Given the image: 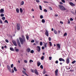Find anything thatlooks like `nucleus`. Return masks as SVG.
I'll return each mask as SVG.
<instances>
[{
    "instance_id": "338daca9",
    "label": "nucleus",
    "mask_w": 76,
    "mask_h": 76,
    "mask_svg": "<svg viewBox=\"0 0 76 76\" xmlns=\"http://www.w3.org/2000/svg\"><path fill=\"white\" fill-rule=\"evenodd\" d=\"M59 3H60V4H63V3H62V2H60Z\"/></svg>"
},
{
    "instance_id": "4468645a",
    "label": "nucleus",
    "mask_w": 76,
    "mask_h": 76,
    "mask_svg": "<svg viewBox=\"0 0 76 76\" xmlns=\"http://www.w3.org/2000/svg\"><path fill=\"white\" fill-rule=\"evenodd\" d=\"M34 72L36 75H38V71H37V69H35Z\"/></svg>"
},
{
    "instance_id": "72a5a7b5",
    "label": "nucleus",
    "mask_w": 76,
    "mask_h": 76,
    "mask_svg": "<svg viewBox=\"0 0 76 76\" xmlns=\"http://www.w3.org/2000/svg\"><path fill=\"white\" fill-rule=\"evenodd\" d=\"M30 53H34V50H32L31 51Z\"/></svg>"
},
{
    "instance_id": "9d476101",
    "label": "nucleus",
    "mask_w": 76,
    "mask_h": 76,
    "mask_svg": "<svg viewBox=\"0 0 76 76\" xmlns=\"http://www.w3.org/2000/svg\"><path fill=\"white\" fill-rule=\"evenodd\" d=\"M69 4L71 6H75V4L72 2H69Z\"/></svg>"
},
{
    "instance_id": "864d4df0",
    "label": "nucleus",
    "mask_w": 76,
    "mask_h": 76,
    "mask_svg": "<svg viewBox=\"0 0 76 76\" xmlns=\"http://www.w3.org/2000/svg\"><path fill=\"white\" fill-rule=\"evenodd\" d=\"M5 41L6 42H9V40L7 39L5 40Z\"/></svg>"
},
{
    "instance_id": "9b49d317",
    "label": "nucleus",
    "mask_w": 76,
    "mask_h": 76,
    "mask_svg": "<svg viewBox=\"0 0 76 76\" xmlns=\"http://www.w3.org/2000/svg\"><path fill=\"white\" fill-rule=\"evenodd\" d=\"M12 42L13 44H14V45H15V46H17V44H16V41L15 40H13Z\"/></svg>"
},
{
    "instance_id": "aec40b11",
    "label": "nucleus",
    "mask_w": 76,
    "mask_h": 76,
    "mask_svg": "<svg viewBox=\"0 0 76 76\" xmlns=\"http://www.w3.org/2000/svg\"><path fill=\"white\" fill-rule=\"evenodd\" d=\"M20 10L21 13H22V12H23V10H22V8H20Z\"/></svg>"
},
{
    "instance_id": "5fc2aeb1",
    "label": "nucleus",
    "mask_w": 76,
    "mask_h": 76,
    "mask_svg": "<svg viewBox=\"0 0 76 76\" xmlns=\"http://www.w3.org/2000/svg\"><path fill=\"white\" fill-rule=\"evenodd\" d=\"M58 15H57V14H55V15H54V16L55 17H58Z\"/></svg>"
},
{
    "instance_id": "c756f323",
    "label": "nucleus",
    "mask_w": 76,
    "mask_h": 76,
    "mask_svg": "<svg viewBox=\"0 0 76 76\" xmlns=\"http://www.w3.org/2000/svg\"><path fill=\"white\" fill-rule=\"evenodd\" d=\"M0 16L1 17H3L4 16V15L3 14H1Z\"/></svg>"
},
{
    "instance_id": "ea45409f",
    "label": "nucleus",
    "mask_w": 76,
    "mask_h": 76,
    "mask_svg": "<svg viewBox=\"0 0 76 76\" xmlns=\"http://www.w3.org/2000/svg\"><path fill=\"white\" fill-rule=\"evenodd\" d=\"M48 39L49 41H51V37H49L48 38Z\"/></svg>"
},
{
    "instance_id": "58836bf2",
    "label": "nucleus",
    "mask_w": 76,
    "mask_h": 76,
    "mask_svg": "<svg viewBox=\"0 0 76 76\" xmlns=\"http://www.w3.org/2000/svg\"><path fill=\"white\" fill-rule=\"evenodd\" d=\"M4 23H8V21L7 20H6L4 21Z\"/></svg>"
},
{
    "instance_id": "09e8293b",
    "label": "nucleus",
    "mask_w": 76,
    "mask_h": 76,
    "mask_svg": "<svg viewBox=\"0 0 76 76\" xmlns=\"http://www.w3.org/2000/svg\"><path fill=\"white\" fill-rule=\"evenodd\" d=\"M31 72H32V73H34V70L31 69Z\"/></svg>"
},
{
    "instance_id": "6ab92c4d",
    "label": "nucleus",
    "mask_w": 76,
    "mask_h": 76,
    "mask_svg": "<svg viewBox=\"0 0 76 76\" xmlns=\"http://www.w3.org/2000/svg\"><path fill=\"white\" fill-rule=\"evenodd\" d=\"M45 20L44 19H43L42 20V23H45Z\"/></svg>"
},
{
    "instance_id": "a18cd8bd",
    "label": "nucleus",
    "mask_w": 76,
    "mask_h": 76,
    "mask_svg": "<svg viewBox=\"0 0 76 76\" xmlns=\"http://www.w3.org/2000/svg\"><path fill=\"white\" fill-rule=\"evenodd\" d=\"M70 20L71 21H73V18H71L70 19Z\"/></svg>"
},
{
    "instance_id": "49530a36",
    "label": "nucleus",
    "mask_w": 76,
    "mask_h": 76,
    "mask_svg": "<svg viewBox=\"0 0 76 76\" xmlns=\"http://www.w3.org/2000/svg\"><path fill=\"white\" fill-rule=\"evenodd\" d=\"M40 19H42V18H43V16H42V15H41L40 16Z\"/></svg>"
},
{
    "instance_id": "7c9ffc66",
    "label": "nucleus",
    "mask_w": 76,
    "mask_h": 76,
    "mask_svg": "<svg viewBox=\"0 0 76 76\" xmlns=\"http://www.w3.org/2000/svg\"><path fill=\"white\" fill-rule=\"evenodd\" d=\"M34 62V61H32V60H30L29 61V63H33Z\"/></svg>"
},
{
    "instance_id": "4d7b16f0",
    "label": "nucleus",
    "mask_w": 76,
    "mask_h": 76,
    "mask_svg": "<svg viewBox=\"0 0 76 76\" xmlns=\"http://www.w3.org/2000/svg\"><path fill=\"white\" fill-rule=\"evenodd\" d=\"M49 9H50V10H53V9H52V8H51V7H49Z\"/></svg>"
},
{
    "instance_id": "f03ea898",
    "label": "nucleus",
    "mask_w": 76,
    "mask_h": 76,
    "mask_svg": "<svg viewBox=\"0 0 76 76\" xmlns=\"http://www.w3.org/2000/svg\"><path fill=\"white\" fill-rule=\"evenodd\" d=\"M58 7L59 9H60V10H62L63 11V10H67L65 8V7H64L62 5H59Z\"/></svg>"
},
{
    "instance_id": "20e7f679",
    "label": "nucleus",
    "mask_w": 76,
    "mask_h": 76,
    "mask_svg": "<svg viewBox=\"0 0 76 76\" xmlns=\"http://www.w3.org/2000/svg\"><path fill=\"white\" fill-rule=\"evenodd\" d=\"M7 69L9 70V72H10V73H12V69H11L9 65H7Z\"/></svg>"
},
{
    "instance_id": "dca6fc26",
    "label": "nucleus",
    "mask_w": 76,
    "mask_h": 76,
    "mask_svg": "<svg viewBox=\"0 0 76 76\" xmlns=\"http://www.w3.org/2000/svg\"><path fill=\"white\" fill-rule=\"evenodd\" d=\"M10 49L11 51H14V50H15L13 48H10Z\"/></svg>"
},
{
    "instance_id": "6e6d98bb",
    "label": "nucleus",
    "mask_w": 76,
    "mask_h": 76,
    "mask_svg": "<svg viewBox=\"0 0 76 76\" xmlns=\"http://www.w3.org/2000/svg\"><path fill=\"white\" fill-rule=\"evenodd\" d=\"M71 12L72 13V14H74H74H75V12H74L72 11H71Z\"/></svg>"
},
{
    "instance_id": "de8ad7c7",
    "label": "nucleus",
    "mask_w": 76,
    "mask_h": 76,
    "mask_svg": "<svg viewBox=\"0 0 76 76\" xmlns=\"http://www.w3.org/2000/svg\"><path fill=\"white\" fill-rule=\"evenodd\" d=\"M41 65V63L40 62H38V66H39Z\"/></svg>"
},
{
    "instance_id": "69168bd1",
    "label": "nucleus",
    "mask_w": 76,
    "mask_h": 76,
    "mask_svg": "<svg viewBox=\"0 0 76 76\" xmlns=\"http://www.w3.org/2000/svg\"><path fill=\"white\" fill-rule=\"evenodd\" d=\"M60 23H61L62 24H63V22L61 21H60Z\"/></svg>"
},
{
    "instance_id": "e2e57ef3",
    "label": "nucleus",
    "mask_w": 76,
    "mask_h": 76,
    "mask_svg": "<svg viewBox=\"0 0 76 76\" xmlns=\"http://www.w3.org/2000/svg\"><path fill=\"white\" fill-rule=\"evenodd\" d=\"M42 50H44V47H43V46H42Z\"/></svg>"
},
{
    "instance_id": "2eb2a0df",
    "label": "nucleus",
    "mask_w": 76,
    "mask_h": 76,
    "mask_svg": "<svg viewBox=\"0 0 76 76\" xmlns=\"http://www.w3.org/2000/svg\"><path fill=\"white\" fill-rule=\"evenodd\" d=\"M22 72H23V74H24V75H25L26 76H27L28 75V74H26V72H25V71H24V70H23L22 71Z\"/></svg>"
},
{
    "instance_id": "f8f14e48",
    "label": "nucleus",
    "mask_w": 76,
    "mask_h": 76,
    "mask_svg": "<svg viewBox=\"0 0 76 76\" xmlns=\"http://www.w3.org/2000/svg\"><path fill=\"white\" fill-rule=\"evenodd\" d=\"M4 10L3 9H1L0 10V13H3Z\"/></svg>"
},
{
    "instance_id": "a19ab883",
    "label": "nucleus",
    "mask_w": 76,
    "mask_h": 76,
    "mask_svg": "<svg viewBox=\"0 0 76 76\" xmlns=\"http://www.w3.org/2000/svg\"><path fill=\"white\" fill-rule=\"evenodd\" d=\"M52 58V57L51 56L49 57V59L50 60H51Z\"/></svg>"
},
{
    "instance_id": "c9c22d12",
    "label": "nucleus",
    "mask_w": 76,
    "mask_h": 76,
    "mask_svg": "<svg viewBox=\"0 0 76 76\" xmlns=\"http://www.w3.org/2000/svg\"><path fill=\"white\" fill-rule=\"evenodd\" d=\"M76 63V61H74L73 62H72V64H74Z\"/></svg>"
},
{
    "instance_id": "79ce46f5",
    "label": "nucleus",
    "mask_w": 76,
    "mask_h": 76,
    "mask_svg": "<svg viewBox=\"0 0 76 76\" xmlns=\"http://www.w3.org/2000/svg\"><path fill=\"white\" fill-rule=\"evenodd\" d=\"M26 38L27 39H29V36H26Z\"/></svg>"
},
{
    "instance_id": "052dcab7",
    "label": "nucleus",
    "mask_w": 76,
    "mask_h": 76,
    "mask_svg": "<svg viewBox=\"0 0 76 76\" xmlns=\"http://www.w3.org/2000/svg\"><path fill=\"white\" fill-rule=\"evenodd\" d=\"M34 40H33L31 41V42H34Z\"/></svg>"
},
{
    "instance_id": "37998d69",
    "label": "nucleus",
    "mask_w": 76,
    "mask_h": 76,
    "mask_svg": "<svg viewBox=\"0 0 76 76\" xmlns=\"http://www.w3.org/2000/svg\"><path fill=\"white\" fill-rule=\"evenodd\" d=\"M40 45H42V42H40Z\"/></svg>"
},
{
    "instance_id": "ddd939ff",
    "label": "nucleus",
    "mask_w": 76,
    "mask_h": 76,
    "mask_svg": "<svg viewBox=\"0 0 76 76\" xmlns=\"http://www.w3.org/2000/svg\"><path fill=\"white\" fill-rule=\"evenodd\" d=\"M58 73V69H56L55 72V73L56 76H57Z\"/></svg>"
},
{
    "instance_id": "473e14b6",
    "label": "nucleus",
    "mask_w": 76,
    "mask_h": 76,
    "mask_svg": "<svg viewBox=\"0 0 76 76\" xmlns=\"http://www.w3.org/2000/svg\"><path fill=\"white\" fill-rule=\"evenodd\" d=\"M15 51L16 52H18V51H19V49H15Z\"/></svg>"
},
{
    "instance_id": "774afa93",
    "label": "nucleus",
    "mask_w": 76,
    "mask_h": 76,
    "mask_svg": "<svg viewBox=\"0 0 76 76\" xmlns=\"http://www.w3.org/2000/svg\"><path fill=\"white\" fill-rule=\"evenodd\" d=\"M23 70H25V71H26V69H25V68H23Z\"/></svg>"
},
{
    "instance_id": "680f3d73",
    "label": "nucleus",
    "mask_w": 76,
    "mask_h": 76,
    "mask_svg": "<svg viewBox=\"0 0 76 76\" xmlns=\"http://www.w3.org/2000/svg\"><path fill=\"white\" fill-rule=\"evenodd\" d=\"M12 73H14V70H13V69H12Z\"/></svg>"
},
{
    "instance_id": "f3484780",
    "label": "nucleus",
    "mask_w": 76,
    "mask_h": 76,
    "mask_svg": "<svg viewBox=\"0 0 76 76\" xmlns=\"http://www.w3.org/2000/svg\"><path fill=\"white\" fill-rule=\"evenodd\" d=\"M30 51H31V49H29V48L27 49V51L28 53H29V52H30Z\"/></svg>"
},
{
    "instance_id": "412c9836",
    "label": "nucleus",
    "mask_w": 76,
    "mask_h": 76,
    "mask_svg": "<svg viewBox=\"0 0 76 76\" xmlns=\"http://www.w3.org/2000/svg\"><path fill=\"white\" fill-rule=\"evenodd\" d=\"M23 4H24V1H22L20 4V5L22 6V5H23Z\"/></svg>"
},
{
    "instance_id": "5701e85b",
    "label": "nucleus",
    "mask_w": 76,
    "mask_h": 76,
    "mask_svg": "<svg viewBox=\"0 0 76 76\" xmlns=\"http://www.w3.org/2000/svg\"><path fill=\"white\" fill-rule=\"evenodd\" d=\"M54 32L55 34H57V31H56V30H54Z\"/></svg>"
},
{
    "instance_id": "1a4fd4ad",
    "label": "nucleus",
    "mask_w": 76,
    "mask_h": 76,
    "mask_svg": "<svg viewBox=\"0 0 76 76\" xmlns=\"http://www.w3.org/2000/svg\"><path fill=\"white\" fill-rule=\"evenodd\" d=\"M59 61H64V62L65 61V60L64 59H63L62 58H59Z\"/></svg>"
},
{
    "instance_id": "a211bd4d",
    "label": "nucleus",
    "mask_w": 76,
    "mask_h": 76,
    "mask_svg": "<svg viewBox=\"0 0 76 76\" xmlns=\"http://www.w3.org/2000/svg\"><path fill=\"white\" fill-rule=\"evenodd\" d=\"M16 11L17 13L19 12V9H18V8H16Z\"/></svg>"
},
{
    "instance_id": "7ed1b4c3",
    "label": "nucleus",
    "mask_w": 76,
    "mask_h": 76,
    "mask_svg": "<svg viewBox=\"0 0 76 76\" xmlns=\"http://www.w3.org/2000/svg\"><path fill=\"white\" fill-rule=\"evenodd\" d=\"M20 28V24L19 23H17V29L18 31H19Z\"/></svg>"
},
{
    "instance_id": "2f4dec72",
    "label": "nucleus",
    "mask_w": 76,
    "mask_h": 76,
    "mask_svg": "<svg viewBox=\"0 0 76 76\" xmlns=\"http://www.w3.org/2000/svg\"><path fill=\"white\" fill-rule=\"evenodd\" d=\"M14 70L15 71V72H17V69H16V67H14Z\"/></svg>"
},
{
    "instance_id": "39448f33",
    "label": "nucleus",
    "mask_w": 76,
    "mask_h": 76,
    "mask_svg": "<svg viewBox=\"0 0 76 76\" xmlns=\"http://www.w3.org/2000/svg\"><path fill=\"white\" fill-rule=\"evenodd\" d=\"M16 40H17L18 44V45L19 47H21V45H20V42L19 41V39H17Z\"/></svg>"
},
{
    "instance_id": "6e6552de",
    "label": "nucleus",
    "mask_w": 76,
    "mask_h": 76,
    "mask_svg": "<svg viewBox=\"0 0 76 76\" xmlns=\"http://www.w3.org/2000/svg\"><path fill=\"white\" fill-rule=\"evenodd\" d=\"M45 35L47 36L48 37L49 34H48V31L47 30H46L45 31Z\"/></svg>"
},
{
    "instance_id": "f704fd0d",
    "label": "nucleus",
    "mask_w": 76,
    "mask_h": 76,
    "mask_svg": "<svg viewBox=\"0 0 76 76\" xmlns=\"http://www.w3.org/2000/svg\"><path fill=\"white\" fill-rule=\"evenodd\" d=\"M13 66H14V65H13V64H12L11 65V68H13Z\"/></svg>"
},
{
    "instance_id": "c03bdc74",
    "label": "nucleus",
    "mask_w": 76,
    "mask_h": 76,
    "mask_svg": "<svg viewBox=\"0 0 76 76\" xmlns=\"http://www.w3.org/2000/svg\"><path fill=\"white\" fill-rule=\"evenodd\" d=\"M44 11L45 12H47V10L46 9H44Z\"/></svg>"
},
{
    "instance_id": "f257e3e1",
    "label": "nucleus",
    "mask_w": 76,
    "mask_h": 76,
    "mask_svg": "<svg viewBox=\"0 0 76 76\" xmlns=\"http://www.w3.org/2000/svg\"><path fill=\"white\" fill-rule=\"evenodd\" d=\"M19 39L22 45L24 43H25V42H26V40H25V39L24 38H23V39H22L21 37H19Z\"/></svg>"
},
{
    "instance_id": "a878e982",
    "label": "nucleus",
    "mask_w": 76,
    "mask_h": 76,
    "mask_svg": "<svg viewBox=\"0 0 76 76\" xmlns=\"http://www.w3.org/2000/svg\"><path fill=\"white\" fill-rule=\"evenodd\" d=\"M46 72H46V71H45V70H44L43 72V74H44L45 73H46Z\"/></svg>"
},
{
    "instance_id": "e433bc0d",
    "label": "nucleus",
    "mask_w": 76,
    "mask_h": 76,
    "mask_svg": "<svg viewBox=\"0 0 76 76\" xmlns=\"http://www.w3.org/2000/svg\"><path fill=\"white\" fill-rule=\"evenodd\" d=\"M44 56H42L41 58V59L42 60H44Z\"/></svg>"
},
{
    "instance_id": "0eeeda50",
    "label": "nucleus",
    "mask_w": 76,
    "mask_h": 76,
    "mask_svg": "<svg viewBox=\"0 0 76 76\" xmlns=\"http://www.w3.org/2000/svg\"><path fill=\"white\" fill-rule=\"evenodd\" d=\"M69 62H70V61L69 60V57H68V58L66 59V63L67 64H69Z\"/></svg>"
},
{
    "instance_id": "8fccbe9b",
    "label": "nucleus",
    "mask_w": 76,
    "mask_h": 76,
    "mask_svg": "<svg viewBox=\"0 0 76 76\" xmlns=\"http://www.w3.org/2000/svg\"><path fill=\"white\" fill-rule=\"evenodd\" d=\"M61 1H62V2H63V3H65V1L64 0H62Z\"/></svg>"
},
{
    "instance_id": "0e129e2a",
    "label": "nucleus",
    "mask_w": 76,
    "mask_h": 76,
    "mask_svg": "<svg viewBox=\"0 0 76 76\" xmlns=\"http://www.w3.org/2000/svg\"><path fill=\"white\" fill-rule=\"evenodd\" d=\"M37 51H38V46H37Z\"/></svg>"
},
{
    "instance_id": "bf43d9fd",
    "label": "nucleus",
    "mask_w": 76,
    "mask_h": 76,
    "mask_svg": "<svg viewBox=\"0 0 76 76\" xmlns=\"http://www.w3.org/2000/svg\"><path fill=\"white\" fill-rule=\"evenodd\" d=\"M70 23V21L69 20H68V23L69 24Z\"/></svg>"
},
{
    "instance_id": "423d86ee",
    "label": "nucleus",
    "mask_w": 76,
    "mask_h": 76,
    "mask_svg": "<svg viewBox=\"0 0 76 76\" xmlns=\"http://www.w3.org/2000/svg\"><path fill=\"white\" fill-rule=\"evenodd\" d=\"M56 45L57 47H58V48H57V50H60V45L59 44H56Z\"/></svg>"
},
{
    "instance_id": "393cba45",
    "label": "nucleus",
    "mask_w": 76,
    "mask_h": 76,
    "mask_svg": "<svg viewBox=\"0 0 76 76\" xmlns=\"http://www.w3.org/2000/svg\"><path fill=\"white\" fill-rule=\"evenodd\" d=\"M39 8L40 10H42V7L41 5L39 6Z\"/></svg>"
},
{
    "instance_id": "b1692460",
    "label": "nucleus",
    "mask_w": 76,
    "mask_h": 76,
    "mask_svg": "<svg viewBox=\"0 0 76 76\" xmlns=\"http://www.w3.org/2000/svg\"><path fill=\"white\" fill-rule=\"evenodd\" d=\"M41 51V48L39 46H38V52H39Z\"/></svg>"
},
{
    "instance_id": "13d9d810",
    "label": "nucleus",
    "mask_w": 76,
    "mask_h": 76,
    "mask_svg": "<svg viewBox=\"0 0 76 76\" xmlns=\"http://www.w3.org/2000/svg\"><path fill=\"white\" fill-rule=\"evenodd\" d=\"M58 61H56V64H58Z\"/></svg>"
},
{
    "instance_id": "4c0bfd02",
    "label": "nucleus",
    "mask_w": 76,
    "mask_h": 76,
    "mask_svg": "<svg viewBox=\"0 0 76 76\" xmlns=\"http://www.w3.org/2000/svg\"><path fill=\"white\" fill-rule=\"evenodd\" d=\"M40 68H41L42 69H43V66H42V65H41L40 66Z\"/></svg>"
},
{
    "instance_id": "603ef678",
    "label": "nucleus",
    "mask_w": 76,
    "mask_h": 76,
    "mask_svg": "<svg viewBox=\"0 0 76 76\" xmlns=\"http://www.w3.org/2000/svg\"><path fill=\"white\" fill-rule=\"evenodd\" d=\"M44 3H48V2L47 1H44Z\"/></svg>"
},
{
    "instance_id": "3c124183",
    "label": "nucleus",
    "mask_w": 76,
    "mask_h": 76,
    "mask_svg": "<svg viewBox=\"0 0 76 76\" xmlns=\"http://www.w3.org/2000/svg\"><path fill=\"white\" fill-rule=\"evenodd\" d=\"M24 63H27V60H25L24 61Z\"/></svg>"
},
{
    "instance_id": "4be33fe9",
    "label": "nucleus",
    "mask_w": 76,
    "mask_h": 76,
    "mask_svg": "<svg viewBox=\"0 0 76 76\" xmlns=\"http://www.w3.org/2000/svg\"><path fill=\"white\" fill-rule=\"evenodd\" d=\"M49 45H50V46L51 47H52V43H51V42H49Z\"/></svg>"
},
{
    "instance_id": "cd10ccee",
    "label": "nucleus",
    "mask_w": 76,
    "mask_h": 76,
    "mask_svg": "<svg viewBox=\"0 0 76 76\" xmlns=\"http://www.w3.org/2000/svg\"><path fill=\"white\" fill-rule=\"evenodd\" d=\"M67 33H65L64 35V36L65 37V36H67Z\"/></svg>"
},
{
    "instance_id": "c85d7f7f",
    "label": "nucleus",
    "mask_w": 76,
    "mask_h": 76,
    "mask_svg": "<svg viewBox=\"0 0 76 76\" xmlns=\"http://www.w3.org/2000/svg\"><path fill=\"white\" fill-rule=\"evenodd\" d=\"M47 43H46L45 44V48H47Z\"/></svg>"
},
{
    "instance_id": "bb28decb",
    "label": "nucleus",
    "mask_w": 76,
    "mask_h": 76,
    "mask_svg": "<svg viewBox=\"0 0 76 76\" xmlns=\"http://www.w3.org/2000/svg\"><path fill=\"white\" fill-rule=\"evenodd\" d=\"M2 19L3 20H4L6 19V18H5V17H4L2 18Z\"/></svg>"
}]
</instances>
